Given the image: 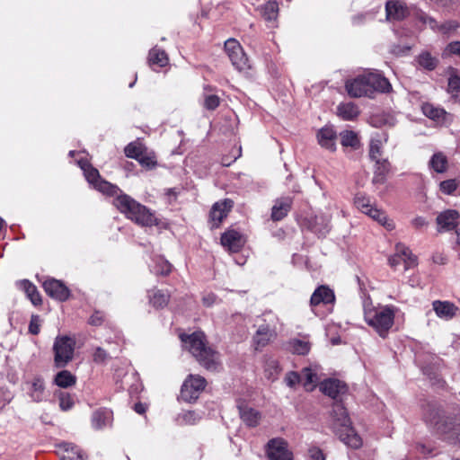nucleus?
<instances>
[{
	"label": "nucleus",
	"mask_w": 460,
	"mask_h": 460,
	"mask_svg": "<svg viewBox=\"0 0 460 460\" xmlns=\"http://www.w3.org/2000/svg\"><path fill=\"white\" fill-rule=\"evenodd\" d=\"M422 419L444 440L460 443V410L453 414H447L444 408L436 402L422 404Z\"/></svg>",
	"instance_id": "obj_1"
},
{
	"label": "nucleus",
	"mask_w": 460,
	"mask_h": 460,
	"mask_svg": "<svg viewBox=\"0 0 460 460\" xmlns=\"http://www.w3.org/2000/svg\"><path fill=\"white\" fill-rule=\"evenodd\" d=\"M180 337L183 346L202 367L210 371L218 370L220 367L219 355L207 346L206 336L202 332H195L190 335L181 334Z\"/></svg>",
	"instance_id": "obj_2"
},
{
	"label": "nucleus",
	"mask_w": 460,
	"mask_h": 460,
	"mask_svg": "<svg viewBox=\"0 0 460 460\" xmlns=\"http://www.w3.org/2000/svg\"><path fill=\"white\" fill-rule=\"evenodd\" d=\"M345 88L352 98L362 96L373 97L376 92L388 93L392 86L389 81L377 73H367L356 78L347 80Z\"/></svg>",
	"instance_id": "obj_3"
},
{
	"label": "nucleus",
	"mask_w": 460,
	"mask_h": 460,
	"mask_svg": "<svg viewBox=\"0 0 460 460\" xmlns=\"http://www.w3.org/2000/svg\"><path fill=\"white\" fill-rule=\"evenodd\" d=\"M114 206L128 219L142 226H153L158 224L155 214L146 206L140 204L130 196L119 191L115 194Z\"/></svg>",
	"instance_id": "obj_4"
},
{
	"label": "nucleus",
	"mask_w": 460,
	"mask_h": 460,
	"mask_svg": "<svg viewBox=\"0 0 460 460\" xmlns=\"http://www.w3.org/2000/svg\"><path fill=\"white\" fill-rule=\"evenodd\" d=\"M397 311L392 305L374 306L371 302L364 303L365 322L382 338H385L393 327Z\"/></svg>",
	"instance_id": "obj_5"
},
{
	"label": "nucleus",
	"mask_w": 460,
	"mask_h": 460,
	"mask_svg": "<svg viewBox=\"0 0 460 460\" xmlns=\"http://www.w3.org/2000/svg\"><path fill=\"white\" fill-rule=\"evenodd\" d=\"M331 418L332 429L345 445L355 449L362 446V439L352 428L347 410L342 404H333Z\"/></svg>",
	"instance_id": "obj_6"
},
{
	"label": "nucleus",
	"mask_w": 460,
	"mask_h": 460,
	"mask_svg": "<svg viewBox=\"0 0 460 460\" xmlns=\"http://www.w3.org/2000/svg\"><path fill=\"white\" fill-rule=\"evenodd\" d=\"M80 168L84 171L86 181L98 191L113 196L119 191V189L107 181L101 178L99 171L93 167L87 161H78Z\"/></svg>",
	"instance_id": "obj_7"
},
{
	"label": "nucleus",
	"mask_w": 460,
	"mask_h": 460,
	"mask_svg": "<svg viewBox=\"0 0 460 460\" xmlns=\"http://www.w3.org/2000/svg\"><path fill=\"white\" fill-rule=\"evenodd\" d=\"M75 345V341L67 336H58L55 339L53 350L56 367H65L73 359Z\"/></svg>",
	"instance_id": "obj_8"
},
{
	"label": "nucleus",
	"mask_w": 460,
	"mask_h": 460,
	"mask_svg": "<svg viewBox=\"0 0 460 460\" xmlns=\"http://www.w3.org/2000/svg\"><path fill=\"white\" fill-rule=\"evenodd\" d=\"M207 381L199 375H189L184 380L181 389V398L187 402H195L200 393L205 389Z\"/></svg>",
	"instance_id": "obj_9"
},
{
	"label": "nucleus",
	"mask_w": 460,
	"mask_h": 460,
	"mask_svg": "<svg viewBox=\"0 0 460 460\" xmlns=\"http://www.w3.org/2000/svg\"><path fill=\"white\" fill-rule=\"evenodd\" d=\"M225 50L231 60L232 65L237 70L243 71L250 67L248 58L236 40L228 39L225 42Z\"/></svg>",
	"instance_id": "obj_10"
},
{
	"label": "nucleus",
	"mask_w": 460,
	"mask_h": 460,
	"mask_svg": "<svg viewBox=\"0 0 460 460\" xmlns=\"http://www.w3.org/2000/svg\"><path fill=\"white\" fill-rule=\"evenodd\" d=\"M388 261L389 265L394 269H396L401 263H403L404 270L417 266V257L402 243L396 245L395 253L389 258Z\"/></svg>",
	"instance_id": "obj_11"
},
{
	"label": "nucleus",
	"mask_w": 460,
	"mask_h": 460,
	"mask_svg": "<svg viewBox=\"0 0 460 460\" xmlns=\"http://www.w3.org/2000/svg\"><path fill=\"white\" fill-rule=\"evenodd\" d=\"M419 20L424 24L429 25L432 31L447 37L456 35V31L460 28V23L456 20H448L439 24L434 18L424 13L419 14Z\"/></svg>",
	"instance_id": "obj_12"
},
{
	"label": "nucleus",
	"mask_w": 460,
	"mask_h": 460,
	"mask_svg": "<svg viewBox=\"0 0 460 460\" xmlns=\"http://www.w3.org/2000/svg\"><path fill=\"white\" fill-rule=\"evenodd\" d=\"M265 316L268 317V321L270 323L268 324H262L259 326L253 337L256 349L265 347L276 335V324L274 322L277 321V318L271 313L265 314Z\"/></svg>",
	"instance_id": "obj_13"
},
{
	"label": "nucleus",
	"mask_w": 460,
	"mask_h": 460,
	"mask_svg": "<svg viewBox=\"0 0 460 460\" xmlns=\"http://www.w3.org/2000/svg\"><path fill=\"white\" fill-rule=\"evenodd\" d=\"M267 456L270 460H293V454L282 438H272L268 442Z\"/></svg>",
	"instance_id": "obj_14"
},
{
	"label": "nucleus",
	"mask_w": 460,
	"mask_h": 460,
	"mask_svg": "<svg viewBox=\"0 0 460 460\" xmlns=\"http://www.w3.org/2000/svg\"><path fill=\"white\" fill-rule=\"evenodd\" d=\"M45 292L52 298L58 301H66L70 296V290L60 280L49 279L43 282Z\"/></svg>",
	"instance_id": "obj_15"
},
{
	"label": "nucleus",
	"mask_w": 460,
	"mask_h": 460,
	"mask_svg": "<svg viewBox=\"0 0 460 460\" xmlns=\"http://www.w3.org/2000/svg\"><path fill=\"white\" fill-rule=\"evenodd\" d=\"M27 394L35 402H40L47 397L45 381L41 376H34L26 382Z\"/></svg>",
	"instance_id": "obj_16"
},
{
	"label": "nucleus",
	"mask_w": 460,
	"mask_h": 460,
	"mask_svg": "<svg viewBox=\"0 0 460 460\" xmlns=\"http://www.w3.org/2000/svg\"><path fill=\"white\" fill-rule=\"evenodd\" d=\"M232 207L233 201L231 199H225L223 201L216 202L213 205L210 211L212 227H218L223 219L226 217Z\"/></svg>",
	"instance_id": "obj_17"
},
{
	"label": "nucleus",
	"mask_w": 460,
	"mask_h": 460,
	"mask_svg": "<svg viewBox=\"0 0 460 460\" xmlns=\"http://www.w3.org/2000/svg\"><path fill=\"white\" fill-rule=\"evenodd\" d=\"M221 243L232 252H239L243 246L242 234L235 230H228L221 236Z\"/></svg>",
	"instance_id": "obj_18"
},
{
	"label": "nucleus",
	"mask_w": 460,
	"mask_h": 460,
	"mask_svg": "<svg viewBox=\"0 0 460 460\" xmlns=\"http://www.w3.org/2000/svg\"><path fill=\"white\" fill-rule=\"evenodd\" d=\"M459 214L453 209L446 210L437 217V224L440 231H450L458 225Z\"/></svg>",
	"instance_id": "obj_19"
},
{
	"label": "nucleus",
	"mask_w": 460,
	"mask_h": 460,
	"mask_svg": "<svg viewBox=\"0 0 460 460\" xmlns=\"http://www.w3.org/2000/svg\"><path fill=\"white\" fill-rule=\"evenodd\" d=\"M320 390L329 397L336 399L347 392L346 385L338 379H328L320 385Z\"/></svg>",
	"instance_id": "obj_20"
},
{
	"label": "nucleus",
	"mask_w": 460,
	"mask_h": 460,
	"mask_svg": "<svg viewBox=\"0 0 460 460\" xmlns=\"http://www.w3.org/2000/svg\"><path fill=\"white\" fill-rule=\"evenodd\" d=\"M336 132L332 127H323L317 133L319 145L332 152L336 150Z\"/></svg>",
	"instance_id": "obj_21"
},
{
	"label": "nucleus",
	"mask_w": 460,
	"mask_h": 460,
	"mask_svg": "<svg viewBox=\"0 0 460 460\" xmlns=\"http://www.w3.org/2000/svg\"><path fill=\"white\" fill-rule=\"evenodd\" d=\"M293 199L290 197H282L276 199L271 208V219L279 221L283 219L291 209Z\"/></svg>",
	"instance_id": "obj_22"
},
{
	"label": "nucleus",
	"mask_w": 460,
	"mask_h": 460,
	"mask_svg": "<svg viewBox=\"0 0 460 460\" xmlns=\"http://www.w3.org/2000/svg\"><path fill=\"white\" fill-rule=\"evenodd\" d=\"M335 300L333 291L326 286H321L314 290L311 296L310 305L312 307L317 306L320 304H332Z\"/></svg>",
	"instance_id": "obj_23"
},
{
	"label": "nucleus",
	"mask_w": 460,
	"mask_h": 460,
	"mask_svg": "<svg viewBox=\"0 0 460 460\" xmlns=\"http://www.w3.org/2000/svg\"><path fill=\"white\" fill-rule=\"evenodd\" d=\"M385 12L388 21H401L408 13L407 7L402 2L394 0L386 2Z\"/></svg>",
	"instance_id": "obj_24"
},
{
	"label": "nucleus",
	"mask_w": 460,
	"mask_h": 460,
	"mask_svg": "<svg viewBox=\"0 0 460 460\" xmlns=\"http://www.w3.org/2000/svg\"><path fill=\"white\" fill-rule=\"evenodd\" d=\"M432 306L436 314L445 320L452 319L457 312V307L448 301L436 300L432 303Z\"/></svg>",
	"instance_id": "obj_25"
},
{
	"label": "nucleus",
	"mask_w": 460,
	"mask_h": 460,
	"mask_svg": "<svg viewBox=\"0 0 460 460\" xmlns=\"http://www.w3.org/2000/svg\"><path fill=\"white\" fill-rule=\"evenodd\" d=\"M415 62L418 67L428 71H433L438 66L439 59L438 57L433 56L429 51L424 50L416 56Z\"/></svg>",
	"instance_id": "obj_26"
},
{
	"label": "nucleus",
	"mask_w": 460,
	"mask_h": 460,
	"mask_svg": "<svg viewBox=\"0 0 460 460\" xmlns=\"http://www.w3.org/2000/svg\"><path fill=\"white\" fill-rule=\"evenodd\" d=\"M386 141L387 136L385 134L380 135L379 133H376L375 136L372 137L369 146V157L371 160H381L382 148L384 143Z\"/></svg>",
	"instance_id": "obj_27"
},
{
	"label": "nucleus",
	"mask_w": 460,
	"mask_h": 460,
	"mask_svg": "<svg viewBox=\"0 0 460 460\" xmlns=\"http://www.w3.org/2000/svg\"><path fill=\"white\" fill-rule=\"evenodd\" d=\"M239 413L243 421L249 427H256L261 420V413L248 406H239Z\"/></svg>",
	"instance_id": "obj_28"
},
{
	"label": "nucleus",
	"mask_w": 460,
	"mask_h": 460,
	"mask_svg": "<svg viewBox=\"0 0 460 460\" xmlns=\"http://www.w3.org/2000/svg\"><path fill=\"white\" fill-rule=\"evenodd\" d=\"M372 182L374 184H384L390 171V164L386 159L376 160Z\"/></svg>",
	"instance_id": "obj_29"
},
{
	"label": "nucleus",
	"mask_w": 460,
	"mask_h": 460,
	"mask_svg": "<svg viewBox=\"0 0 460 460\" xmlns=\"http://www.w3.org/2000/svg\"><path fill=\"white\" fill-rule=\"evenodd\" d=\"M149 303L156 309L164 308L167 305L170 298L168 292L160 289H152L148 292Z\"/></svg>",
	"instance_id": "obj_30"
},
{
	"label": "nucleus",
	"mask_w": 460,
	"mask_h": 460,
	"mask_svg": "<svg viewBox=\"0 0 460 460\" xmlns=\"http://www.w3.org/2000/svg\"><path fill=\"white\" fill-rule=\"evenodd\" d=\"M337 114L344 120H353L358 116L359 111L353 102H342L337 107Z\"/></svg>",
	"instance_id": "obj_31"
},
{
	"label": "nucleus",
	"mask_w": 460,
	"mask_h": 460,
	"mask_svg": "<svg viewBox=\"0 0 460 460\" xmlns=\"http://www.w3.org/2000/svg\"><path fill=\"white\" fill-rule=\"evenodd\" d=\"M111 412L107 409L95 411L92 416V425L96 429H101L109 424Z\"/></svg>",
	"instance_id": "obj_32"
},
{
	"label": "nucleus",
	"mask_w": 460,
	"mask_h": 460,
	"mask_svg": "<svg viewBox=\"0 0 460 460\" xmlns=\"http://www.w3.org/2000/svg\"><path fill=\"white\" fill-rule=\"evenodd\" d=\"M148 63L150 66H158L164 67L168 64V57L164 50L154 47L148 54Z\"/></svg>",
	"instance_id": "obj_33"
},
{
	"label": "nucleus",
	"mask_w": 460,
	"mask_h": 460,
	"mask_svg": "<svg viewBox=\"0 0 460 460\" xmlns=\"http://www.w3.org/2000/svg\"><path fill=\"white\" fill-rule=\"evenodd\" d=\"M54 383L58 387L68 388L75 385L76 377L68 370H61L55 376Z\"/></svg>",
	"instance_id": "obj_34"
},
{
	"label": "nucleus",
	"mask_w": 460,
	"mask_h": 460,
	"mask_svg": "<svg viewBox=\"0 0 460 460\" xmlns=\"http://www.w3.org/2000/svg\"><path fill=\"white\" fill-rule=\"evenodd\" d=\"M341 144L344 147L358 149L360 146V140L356 132L352 130H343L340 133Z\"/></svg>",
	"instance_id": "obj_35"
},
{
	"label": "nucleus",
	"mask_w": 460,
	"mask_h": 460,
	"mask_svg": "<svg viewBox=\"0 0 460 460\" xmlns=\"http://www.w3.org/2000/svg\"><path fill=\"white\" fill-rule=\"evenodd\" d=\"M64 453L61 460H84L82 450L75 445L71 443H64L61 445Z\"/></svg>",
	"instance_id": "obj_36"
},
{
	"label": "nucleus",
	"mask_w": 460,
	"mask_h": 460,
	"mask_svg": "<svg viewBox=\"0 0 460 460\" xmlns=\"http://www.w3.org/2000/svg\"><path fill=\"white\" fill-rule=\"evenodd\" d=\"M301 383L307 391H312L315 386L318 377L317 374L310 367L303 368L301 374Z\"/></svg>",
	"instance_id": "obj_37"
},
{
	"label": "nucleus",
	"mask_w": 460,
	"mask_h": 460,
	"mask_svg": "<svg viewBox=\"0 0 460 460\" xmlns=\"http://www.w3.org/2000/svg\"><path fill=\"white\" fill-rule=\"evenodd\" d=\"M429 166L436 172L442 173L446 172L447 168V156L444 155L442 153L434 154L429 161Z\"/></svg>",
	"instance_id": "obj_38"
},
{
	"label": "nucleus",
	"mask_w": 460,
	"mask_h": 460,
	"mask_svg": "<svg viewBox=\"0 0 460 460\" xmlns=\"http://www.w3.org/2000/svg\"><path fill=\"white\" fill-rule=\"evenodd\" d=\"M289 349L298 355H305L310 351L311 345L308 341L299 339H293L288 342Z\"/></svg>",
	"instance_id": "obj_39"
},
{
	"label": "nucleus",
	"mask_w": 460,
	"mask_h": 460,
	"mask_svg": "<svg viewBox=\"0 0 460 460\" xmlns=\"http://www.w3.org/2000/svg\"><path fill=\"white\" fill-rule=\"evenodd\" d=\"M370 210L371 211H367L366 215L369 216L374 220L377 221L379 224L385 226L387 229L394 228L393 222L387 219L386 214L384 211L374 207L371 208Z\"/></svg>",
	"instance_id": "obj_40"
},
{
	"label": "nucleus",
	"mask_w": 460,
	"mask_h": 460,
	"mask_svg": "<svg viewBox=\"0 0 460 460\" xmlns=\"http://www.w3.org/2000/svg\"><path fill=\"white\" fill-rule=\"evenodd\" d=\"M279 372L280 367L277 359L269 358L265 360L264 373L268 379H276Z\"/></svg>",
	"instance_id": "obj_41"
},
{
	"label": "nucleus",
	"mask_w": 460,
	"mask_h": 460,
	"mask_svg": "<svg viewBox=\"0 0 460 460\" xmlns=\"http://www.w3.org/2000/svg\"><path fill=\"white\" fill-rule=\"evenodd\" d=\"M279 6L277 2L269 1L262 7V16L268 22H274L277 19Z\"/></svg>",
	"instance_id": "obj_42"
},
{
	"label": "nucleus",
	"mask_w": 460,
	"mask_h": 460,
	"mask_svg": "<svg viewBox=\"0 0 460 460\" xmlns=\"http://www.w3.org/2000/svg\"><path fill=\"white\" fill-rule=\"evenodd\" d=\"M22 284L24 291L27 294V296L30 298L31 303L34 305H40L41 297H40V293L37 290V288L28 280H23Z\"/></svg>",
	"instance_id": "obj_43"
},
{
	"label": "nucleus",
	"mask_w": 460,
	"mask_h": 460,
	"mask_svg": "<svg viewBox=\"0 0 460 460\" xmlns=\"http://www.w3.org/2000/svg\"><path fill=\"white\" fill-rule=\"evenodd\" d=\"M422 110H423V113L429 119H433V120H442L445 119V116L447 114V112L441 109V108H438V107H434L433 105L431 104H426L422 107Z\"/></svg>",
	"instance_id": "obj_44"
},
{
	"label": "nucleus",
	"mask_w": 460,
	"mask_h": 460,
	"mask_svg": "<svg viewBox=\"0 0 460 460\" xmlns=\"http://www.w3.org/2000/svg\"><path fill=\"white\" fill-rule=\"evenodd\" d=\"M441 57L449 58L457 57L460 58V40H453L447 43L442 50Z\"/></svg>",
	"instance_id": "obj_45"
},
{
	"label": "nucleus",
	"mask_w": 460,
	"mask_h": 460,
	"mask_svg": "<svg viewBox=\"0 0 460 460\" xmlns=\"http://www.w3.org/2000/svg\"><path fill=\"white\" fill-rule=\"evenodd\" d=\"M354 204L357 208L364 214H366L367 211H371L370 208H373L370 202V199L361 193H358L355 196Z\"/></svg>",
	"instance_id": "obj_46"
},
{
	"label": "nucleus",
	"mask_w": 460,
	"mask_h": 460,
	"mask_svg": "<svg viewBox=\"0 0 460 460\" xmlns=\"http://www.w3.org/2000/svg\"><path fill=\"white\" fill-rule=\"evenodd\" d=\"M172 265L165 260L160 258L155 262V266L153 268L154 271L157 275H167L171 272Z\"/></svg>",
	"instance_id": "obj_47"
},
{
	"label": "nucleus",
	"mask_w": 460,
	"mask_h": 460,
	"mask_svg": "<svg viewBox=\"0 0 460 460\" xmlns=\"http://www.w3.org/2000/svg\"><path fill=\"white\" fill-rule=\"evenodd\" d=\"M143 152V147L140 145H137L134 143L128 144L125 148L126 155L129 158H134L136 160L139 158Z\"/></svg>",
	"instance_id": "obj_48"
},
{
	"label": "nucleus",
	"mask_w": 460,
	"mask_h": 460,
	"mask_svg": "<svg viewBox=\"0 0 460 460\" xmlns=\"http://www.w3.org/2000/svg\"><path fill=\"white\" fill-rule=\"evenodd\" d=\"M220 104V99L216 94L204 95V107L208 111L216 110Z\"/></svg>",
	"instance_id": "obj_49"
},
{
	"label": "nucleus",
	"mask_w": 460,
	"mask_h": 460,
	"mask_svg": "<svg viewBox=\"0 0 460 460\" xmlns=\"http://www.w3.org/2000/svg\"><path fill=\"white\" fill-rule=\"evenodd\" d=\"M59 399V407L62 411H68L70 410L74 405V401L70 394L66 393H60L58 394Z\"/></svg>",
	"instance_id": "obj_50"
},
{
	"label": "nucleus",
	"mask_w": 460,
	"mask_h": 460,
	"mask_svg": "<svg viewBox=\"0 0 460 460\" xmlns=\"http://www.w3.org/2000/svg\"><path fill=\"white\" fill-rule=\"evenodd\" d=\"M181 421L188 425H193L197 423L200 419L201 416L193 411H185L181 414Z\"/></svg>",
	"instance_id": "obj_51"
},
{
	"label": "nucleus",
	"mask_w": 460,
	"mask_h": 460,
	"mask_svg": "<svg viewBox=\"0 0 460 460\" xmlns=\"http://www.w3.org/2000/svg\"><path fill=\"white\" fill-rule=\"evenodd\" d=\"M138 163L147 169H152L156 165V160L154 155H146L144 152L137 159Z\"/></svg>",
	"instance_id": "obj_52"
},
{
	"label": "nucleus",
	"mask_w": 460,
	"mask_h": 460,
	"mask_svg": "<svg viewBox=\"0 0 460 460\" xmlns=\"http://www.w3.org/2000/svg\"><path fill=\"white\" fill-rule=\"evenodd\" d=\"M440 190L445 194H452L457 188L456 180L450 179L440 182Z\"/></svg>",
	"instance_id": "obj_53"
},
{
	"label": "nucleus",
	"mask_w": 460,
	"mask_h": 460,
	"mask_svg": "<svg viewBox=\"0 0 460 460\" xmlns=\"http://www.w3.org/2000/svg\"><path fill=\"white\" fill-rule=\"evenodd\" d=\"M40 317L37 314H33L31 317L30 324H29V332L37 335L40 331Z\"/></svg>",
	"instance_id": "obj_54"
},
{
	"label": "nucleus",
	"mask_w": 460,
	"mask_h": 460,
	"mask_svg": "<svg viewBox=\"0 0 460 460\" xmlns=\"http://www.w3.org/2000/svg\"><path fill=\"white\" fill-rule=\"evenodd\" d=\"M321 220L323 226L321 228H314V231L320 235H325L330 231V219L326 217H317L316 221Z\"/></svg>",
	"instance_id": "obj_55"
},
{
	"label": "nucleus",
	"mask_w": 460,
	"mask_h": 460,
	"mask_svg": "<svg viewBox=\"0 0 460 460\" xmlns=\"http://www.w3.org/2000/svg\"><path fill=\"white\" fill-rule=\"evenodd\" d=\"M285 382L288 386L294 387L296 385L301 383V376L298 373L291 371L286 375Z\"/></svg>",
	"instance_id": "obj_56"
},
{
	"label": "nucleus",
	"mask_w": 460,
	"mask_h": 460,
	"mask_svg": "<svg viewBox=\"0 0 460 460\" xmlns=\"http://www.w3.org/2000/svg\"><path fill=\"white\" fill-rule=\"evenodd\" d=\"M448 89L452 93H460V76L452 75L448 80Z\"/></svg>",
	"instance_id": "obj_57"
},
{
	"label": "nucleus",
	"mask_w": 460,
	"mask_h": 460,
	"mask_svg": "<svg viewBox=\"0 0 460 460\" xmlns=\"http://www.w3.org/2000/svg\"><path fill=\"white\" fill-rule=\"evenodd\" d=\"M308 455L311 460H325V455L318 447H311L308 449Z\"/></svg>",
	"instance_id": "obj_58"
},
{
	"label": "nucleus",
	"mask_w": 460,
	"mask_h": 460,
	"mask_svg": "<svg viewBox=\"0 0 460 460\" xmlns=\"http://www.w3.org/2000/svg\"><path fill=\"white\" fill-rule=\"evenodd\" d=\"M104 321V314L100 311L94 312L89 318V323L93 326L101 325Z\"/></svg>",
	"instance_id": "obj_59"
},
{
	"label": "nucleus",
	"mask_w": 460,
	"mask_h": 460,
	"mask_svg": "<svg viewBox=\"0 0 460 460\" xmlns=\"http://www.w3.org/2000/svg\"><path fill=\"white\" fill-rule=\"evenodd\" d=\"M107 358L108 353L101 347H97L93 353V360L96 363H103Z\"/></svg>",
	"instance_id": "obj_60"
},
{
	"label": "nucleus",
	"mask_w": 460,
	"mask_h": 460,
	"mask_svg": "<svg viewBox=\"0 0 460 460\" xmlns=\"http://www.w3.org/2000/svg\"><path fill=\"white\" fill-rule=\"evenodd\" d=\"M436 1L438 2V4L440 6L444 7V8H447V9H454L460 3V0H436Z\"/></svg>",
	"instance_id": "obj_61"
},
{
	"label": "nucleus",
	"mask_w": 460,
	"mask_h": 460,
	"mask_svg": "<svg viewBox=\"0 0 460 460\" xmlns=\"http://www.w3.org/2000/svg\"><path fill=\"white\" fill-rule=\"evenodd\" d=\"M412 224L415 227L419 228L426 225L425 219L423 217H416L413 219Z\"/></svg>",
	"instance_id": "obj_62"
},
{
	"label": "nucleus",
	"mask_w": 460,
	"mask_h": 460,
	"mask_svg": "<svg viewBox=\"0 0 460 460\" xmlns=\"http://www.w3.org/2000/svg\"><path fill=\"white\" fill-rule=\"evenodd\" d=\"M136 412L142 414L146 411V406L142 403H136L134 407Z\"/></svg>",
	"instance_id": "obj_63"
},
{
	"label": "nucleus",
	"mask_w": 460,
	"mask_h": 460,
	"mask_svg": "<svg viewBox=\"0 0 460 460\" xmlns=\"http://www.w3.org/2000/svg\"><path fill=\"white\" fill-rule=\"evenodd\" d=\"M366 15L365 14H359V15H357L353 18V23L355 24H359L361 22H363V20L365 19Z\"/></svg>",
	"instance_id": "obj_64"
}]
</instances>
